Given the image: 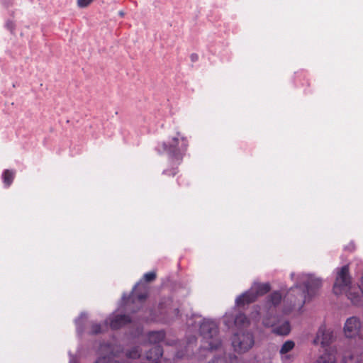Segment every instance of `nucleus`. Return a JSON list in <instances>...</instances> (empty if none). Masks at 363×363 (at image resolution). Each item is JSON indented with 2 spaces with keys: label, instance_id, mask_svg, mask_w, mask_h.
<instances>
[{
  "label": "nucleus",
  "instance_id": "nucleus-1",
  "mask_svg": "<svg viewBox=\"0 0 363 363\" xmlns=\"http://www.w3.org/2000/svg\"><path fill=\"white\" fill-rule=\"evenodd\" d=\"M321 284L320 279L310 276L304 281L303 286L296 285L291 288L284 298L285 304L289 303V307L284 308V313H288L296 308L301 309L315 294Z\"/></svg>",
  "mask_w": 363,
  "mask_h": 363
},
{
  "label": "nucleus",
  "instance_id": "nucleus-2",
  "mask_svg": "<svg viewBox=\"0 0 363 363\" xmlns=\"http://www.w3.org/2000/svg\"><path fill=\"white\" fill-rule=\"evenodd\" d=\"M351 277L349 274V267H342L337 273L334 286L333 291L339 295L344 291H347V296L353 304L361 306L363 303V270L360 277V285L359 289H352L350 287Z\"/></svg>",
  "mask_w": 363,
  "mask_h": 363
},
{
  "label": "nucleus",
  "instance_id": "nucleus-3",
  "mask_svg": "<svg viewBox=\"0 0 363 363\" xmlns=\"http://www.w3.org/2000/svg\"><path fill=\"white\" fill-rule=\"evenodd\" d=\"M189 147V141L186 137L177 132L167 143L162 142L157 145L156 150L158 153L166 152L169 157V164L179 165Z\"/></svg>",
  "mask_w": 363,
  "mask_h": 363
},
{
  "label": "nucleus",
  "instance_id": "nucleus-4",
  "mask_svg": "<svg viewBox=\"0 0 363 363\" xmlns=\"http://www.w3.org/2000/svg\"><path fill=\"white\" fill-rule=\"evenodd\" d=\"M200 333L208 344L210 350H217L221 345L218 337V328L214 321L204 320L200 325Z\"/></svg>",
  "mask_w": 363,
  "mask_h": 363
},
{
  "label": "nucleus",
  "instance_id": "nucleus-5",
  "mask_svg": "<svg viewBox=\"0 0 363 363\" xmlns=\"http://www.w3.org/2000/svg\"><path fill=\"white\" fill-rule=\"evenodd\" d=\"M200 333L208 344L210 350H217L221 345L218 337V328L214 321L204 320L200 325Z\"/></svg>",
  "mask_w": 363,
  "mask_h": 363
},
{
  "label": "nucleus",
  "instance_id": "nucleus-6",
  "mask_svg": "<svg viewBox=\"0 0 363 363\" xmlns=\"http://www.w3.org/2000/svg\"><path fill=\"white\" fill-rule=\"evenodd\" d=\"M157 274L155 271L149 272L145 273L142 279L133 289L130 294V299L134 302L143 303L145 301L148 295V288L143 283L152 282L156 279Z\"/></svg>",
  "mask_w": 363,
  "mask_h": 363
},
{
  "label": "nucleus",
  "instance_id": "nucleus-7",
  "mask_svg": "<svg viewBox=\"0 0 363 363\" xmlns=\"http://www.w3.org/2000/svg\"><path fill=\"white\" fill-rule=\"evenodd\" d=\"M255 344L253 334L248 331L235 333L232 337V346L238 353H245Z\"/></svg>",
  "mask_w": 363,
  "mask_h": 363
},
{
  "label": "nucleus",
  "instance_id": "nucleus-8",
  "mask_svg": "<svg viewBox=\"0 0 363 363\" xmlns=\"http://www.w3.org/2000/svg\"><path fill=\"white\" fill-rule=\"evenodd\" d=\"M334 339L333 331L328 330L325 325H321L313 340L314 345H320L322 347L328 346Z\"/></svg>",
  "mask_w": 363,
  "mask_h": 363
},
{
  "label": "nucleus",
  "instance_id": "nucleus-9",
  "mask_svg": "<svg viewBox=\"0 0 363 363\" xmlns=\"http://www.w3.org/2000/svg\"><path fill=\"white\" fill-rule=\"evenodd\" d=\"M361 329V323L357 317L349 318L344 326V333L347 337L353 338L359 335Z\"/></svg>",
  "mask_w": 363,
  "mask_h": 363
},
{
  "label": "nucleus",
  "instance_id": "nucleus-10",
  "mask_svg": "<svg viewBox=\"0 0 363 363\" xmlns=\"http://www.w3.org/2000/svg\"><path fill=\"white\" fill-rule=\"evenodd\" d=\"M130 322L131 318L128 315H113L106 320L105 328H107L109 324L112 330H118Z\"/></svg>",
  "mask_w": 363,
  "mask_h": 363
},
{
  "label": "nucleus",
  "instance_id": "nucleus-11",
  "mask_svg": "<svg viewBox=\"0 0 363 363\" xmlns=\"http://www.w3.org/2000/svg\"><path fill=\"white\" fill-rule=\"evenodd\" d=\"M99 350L101 352H108V354L99 357L94 363H120L118 361L114 359V357L117 356V354L113 352L111 345H101Z\"/></svg>",
  "mask_w": 363,
  "mask_h": 363
},
{
  "label": "nucleus",
  "instance_id": "nucleus-12",
  "mask_svg": "<svg viewBox=\"0 0 363 363\" xmlns=\"http://www.w3.org/2000/svg\"><path fill=\"white\" fill-rule=\"evenodd\" d=\"M257 300V295L255 294L254 291H247L240 296H239L236 300L235 303L238 306H243L246 304H249L255 302Z\"/></svg>",
  "mask_w": 363,
  "mask_h": 363
},
{
  "label": "nucleus",
  "instance_id": "nucleus-13",
  "mask_svg": "<svg viewBox=\"0 0 363 363\" xmlns=\"http://www.w3.org/2000/svg\"><path fill=\"white\" fill-rule=\"evenodd\" d=\"M342 363H363V348L355 352H346L342 358Z\"/></svg>",
  "mask_w": 363,
  "mask_h": 363
},
{
  "label": "nucleus",
  "instance_id": "nucleus-14",
  "mask_svg": "<svg viewBox=\"0 0 363 363\" xmlns=\"http://www.w3.org/2000/svg\"><path fill=\"white\" fill-rule=\"evenodd\" d=\"M165 337V333L164 331H152L150 332L147 335L148 342L150 344H154L157 345V344L162 342Z\"/></svg>",
  "mask_w": 363,
  "mask_h": 363
},
{
  "label": "nucleus",
  "instance_id": "nucleus-15",
  "mask_svg": "<svg viewBox=\"0 0 363 363\" xmlns=\"http://www.w3.org/2000/svg\"><path fill=\"white\" fill-rule=\"evenodd\" d=\"M234 324L237 328L243 329L250 325V320L244 313H240L235 317Z\"/></svg>",
  "mask_w": 363,
  "mask_h": 363
},
{
  "label": "nucleus",
  "instance_id": "nucleus-16",
  "mask_svg": "<svg viewBox=\"0 0 363 363\" xmlns=\"http://www.w3.org/2000/svg\"><path fill=\"white\" fill-rule=\"evenodd\" d=\"M15 177V172L10 169H6L2 174L3 182L6 187H9L12 184Z\"/></svg>",
  "mask_w": 363,
  "mask_h": 363
},
{
  "label": "nucleus",
  "instance_id": "nucleus-17",
  "mask_svg": "<svg viewBox=\"0 0 363 363\" xmlns=\"http://www.w3.org/2000/svg\"><path fill=\"white\" fill-rule=\"evenodd\" d=\"M291 330L290 324L286 321L274 329V333L281 335H287Z\"/></svg>",
  "mask_w": 363,
  "mask_h": 363
},
{
  "label": "nucleus",
  "instance_id": "nucleus-18",
  "mask_svg": "<svg viewBox=\"0 0 363 363\" xmlns=\"http://www.w3.org/2000/svg\"><path fill=\"white\" fill-rule=\"evenodd\" d=\"M282 299V296L279 291H274L268 296L267 302L273 306L279 305Z\"/></svg>",
  "mask_w": 363,
  "mask_h": 363
},
{
  "label": "nucleus",
  "instance_id": "nucleus-19",
  "mask_svg": "<svg viewBox=\"0 0 363 363\" xmlns=\"http://www.w3.org/2000/svg\"><path fill=\"white\" fill-rule=\"evenodd\" d=\"M315 363H336V358L333 354L325 352Z\"/></svg>",
  "mask_w": 363,
  "mask_h": 363
},
{
  "label": "nucleus",
  "instance_id": "nucleus-20",
  "mask_svg": "<svg viewBox=\"0 0 363 363\" xmlns=\"http://www.w3.org/2000/svg\"><path fill=\"white\" fill-rule=\"evenodd\" d=\"M271 286L268 283L259 284L255 287V294L257 295V298L259 296H262L266 294L270 291Z\"/></svg>",
  "mask_w": 363,
  "mask_h": 363
},
{
  "label": "nucleus",
  "instance_id": "nucleus-21",
  "mask_svg": "<svg viewBox=\"0 0 363 363\" xmlns=\"http://www.w3.org/2000/svg\"><path fill=\"white\" fill-rule=\"evenodd\" d=\"M295 346V343L292 340L286 341L280 349V354H284L293 350Z\"/></svg>",
  "mask_w": 363,
  "mask_h": 363
},
{
  "label": "nucleus",
  "instance_id": "nucleus-22",
  "mask_svg": "<svg viewBox=\"0 0 363 363\" xmlns=\"http://www.w3.org/2000/svg\"><path fill=\"white\" fill-rule=\"evenodd\" d=\"M105 329H106L105 328V325L103 326L102 325H101L99 323H94L91 325L90 333L92 335H97V334H99V333H101L102 332H104L105 330Z\"/></svg>",
  "mask_w": 363,
  "mask_h": 363
},
{
  "label": "nucleus",
  "instance_id": "nucleus-23",
  "mask_svg": "<svg viewBox=\"0 0 363 363\" xmlns=\"http://www.w3.org/2000/svg\"><path fill=\"white\" fill-rule=\"evenodd\" d=\"M126 356L130 359H137L140 356V350L139 347H134L130 350L127 352Z\"/></svg>",
  "mask_w": 363,
  "mask_h": 363
},
{
  "label": "nucleus",
  "instance_id": "nucleus-24",
  "mask_svg": "<svg viewBox=\"0 0 363 363\" xmlns=\"http://www.w3.org/2000/svg\"><path fill=\"white\" fill-rule=\"evenodd\" d=\"M176 166H178L175 164ZM178 167H172L171 169H167L163 171V174L167 175V176H172L174 177L178 173Z\"/></svg>",
  "mask_w": 363,
  "mask_h": 363
},
{
  "label": "nucleus",
  "instance_id": "nucleus-25",
  "mask_svg": "<svg viewBox=\"0 0 363 363\" xmlns=\"http://www.w3.org/2000/svg\"><path fill=\"white\" fill-rule=\"evenodd\" d=\"M208 363H228L227 357L224 355L222 357H216Z\"/></svg>",
  "mask_w": 363,
  "mask_h": 363
},
{
  "label": "nucleus",
  "instance_id": "nucleus-26",
  "mask_svg": "<svg viewBox=\"0 0 363 363\" xmlns=\"http://www.w3.org/2000/svg\"><path fill=\"white\" fill-rule=\"evenodd\" d=\"M94 0H77V4L79 8H86L90 5Z\"/></svg>",
  "mask_w": 363,
  "mask_h": 363
},
{
  "label": "nucleus",
  "instance_id": "nucleus-27",
  "mask_svg": "<svg viewBox=\"0 0 363 363\" xmlns=\"http://www.w3.org/2000/svg\"><path fill=\"white\" fill-rule=\"evenodd\" d=\"M172 303V300L171 298H166L159 304V308L160 310H163L166 308V306H169Z\"/></svg>",
  "mask_w": 363,
  "mask_h": 363
},
{
  "label": "nucleus",
  "instance_id": "nucleus-28",
  "mask_svg": "<svg viewBox=\"0 0 363 363\" xmlns=\"http://www.w3.org/2000/svg\"><path fill=\"white\" fill-rule=\"evenodd\" d=\"M6 28L11 31V32H13L14 30H15V23L13 22V21H8L6 23Z\"/></svg>",
  "mask_w": 363,
  "mask_h": 363
},
{
  "label": "nucleus",
  "instance_id": "nucleus-29",
  "mask_svg": "<svg viewBox=\"0 0 363 363\" xmlns=\"http://www.w3.org/2000/svg\"><path fill=\"white\" fill-rule=\"evenodd\" d=\"M228 359L230 363H238V358L235 354H230Z\"/></svg>",
  "mask_w": 363,
  "mask_h": 363
},
{
  "label": "nucleus",
  "instance_id": "nucleus-30",
  "mask_svg": "<svg viewBox=\"0 0 363 363\" xmlns=\"http://www.w3.org/2000/svg\"><path fill=\"white\" fill-rule=\"evenodd\" d=\"M190 59L193 62H196L199 60V55L196 53H192L190 55Z\"/></svg>",
  "mask_w": 363,
  "mask_h": 363
},
{
  "label": "nucleus",
  "instance_id": "nucleus-31",
  "mask_svg": "<svg viewBox=\"0 0 363 363\" xmlns=\"http://www.w3.org/2000/svg\"><path fill=\"white\" fill-rule=\"evenodd\" d=\"M174 315L176 317H179V308H175L174 310Z\"/></svg>",
  "mask_w": 363,
  "mask_h": 363
},
{
  "label": "nucleus",
  "instance_id": "nucleus-32",
  "mask_svg": "<svg viewBox=\"0 0 363 363\" xmlns=\"http://www.w3.org/2000/svg\"><path fill=\"white\" fill-rule=\"evenodd\" d=\"M263 322H264V324L265 325H267V326H269V325H273V324H270L269 323H268L267 320H264V321H263Z\"/></svg>",
  "mask_w": 363,
  "mask_h": 363
},
{
  "label": "nucleus",
  "instance_id": "nucleus-33",
  "mask_svg": "<svg viewBox=\"0 0 363 363\" xmlns=\"http://www.w3.org/2000/svg\"><path fill=\"white\" fill-rule=\"evenodd\" d=\"M225 325H228V324H229V320H228V316H227V315H226V316L225 317Z\"/></svg>",
  "mask_w": 363,
  "mask_h": 363
},
{
  "label": "nucleus",
  "instance_id": "nucleus-34",
  "mask_svg": "<svg viewBox=\"0 0 363 363\" xmlns=\"http://www.w3.org/2000/svg\"><path fill=\"white\" fill-rule=\"evenodd\" d=\"M119 15L123 17L124 16V12L123 11H119Z\"/></svg>",
  "mask_w": 363,
  "mask_h": 363
}]
</instances>
